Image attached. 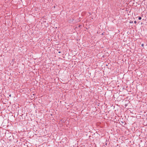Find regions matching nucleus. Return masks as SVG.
Segmentation results:
<instances>
[{"mask_svg":"<svg viewBox=\"0 0 147 147\" xmlns=\"http://www.w3.org/2000/svg\"><path fill=\"white\" fill-rule=\"evenodd\" d=\"M142 19V18L141 17H139V18H138V19L139 20H141Z\"/></svg>","mask_w":147,"mask_h":147,"instance_id":"obj_1","label":"nucleus"},{"mask_svg":"<svg viewBox=\"0 0 147 147\" xmlns=\"http://www.w3.org/2000/svg\"><path fill=\"white\" fill-rule=\"evenodd\" d=\"M134 23L135 24H136V21H134Z\"/></svg>","mask_w":147,"mask_h":147,"instance_id":"obj_2","label":"nucleus"},{"mask_svg":"<svg viewBox=\"0 0 147 147\" xmlns=\"http://www.w3.org/2000/svg\"><path fill=\"white\" fill-rule=\"evenodd\" d=\"M141 46L142 47H143L144 46V44H142V45H141Z\"/></svg>","mask_w":147,"mask_h":147,"instance_id":"obj_3","label":"nucleus"},{"mask_svg":"<svg viewBox=\"0 0 147 147\" xmlns=\"http://www.w3.org/2000/svg\"><path fill=\"white\" fill-rule=\"evenodd\" d=\"M58 53H61V52H60V51H59V52H58Z\"/></svg>","mask_w":147,"mask_h":147,"instance_id":"obj_4","label":"nucleus"},{"mask_svg":"<svg viewBox=\"0 0 147 147\" xmlns=\"http://www.w3.org/2000/svg\"><path fill=\"white\" fill-rule=\"evenodd\" d=\"M9 96H10V97L11 96V94L9 95Z\"/></svg>","mask_w":147,"mask_h":147,"instance_id":"obj_5","label":"nucleus"},{"mask_svg":"<svg viewBox=\"0 0 147 147\" xmlns=\"http://www.w3.org/2000/svg\"><path fill=\"white\" fill-rule=\"evenodd\" d=\"M133 23V22H130V23Z\"/></svg>","mask_w":147,"mask_h":147,"instance_id":"obj_6","label":"nucleus"}]
</instances>
